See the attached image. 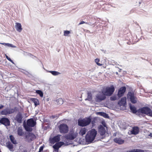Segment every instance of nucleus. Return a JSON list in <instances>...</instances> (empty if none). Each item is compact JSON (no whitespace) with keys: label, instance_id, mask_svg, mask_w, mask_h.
<instances>
[{"label":"nucleus","instance_id":"44","mask_svg":"<svg viewBox=\"0 0 152 152\" xmlns=\"http://www.w3.org/2000/svg\"><path fill=\"white\" fill-rule=\"evenodd\" d=\"M84 23H87L86 22H84L83 21H81V22L78 24V25L79 26L80 25H81V24H83Z\"/></svg>","mask_w":152,"mask_h":152},{"label":"nucleus","instance_id":"24","mask_svg":"<svg viewBox=\"0 0 152 152\" xmlns=\"http://www.w3.org/2000/svg\"><path fill=\"white\" fill-rule=\"evenodd\" d=\"M97 114L99 115L103 116L104 117L107 118H109V116L108 114L102 112H97Z\"/></svg>","mask_w":152,"mask_h":152},{"label":"nucleus","instance_id":"33","mask_svg":"<svg viewBox=\"0 0 152 152\" xmlns=\"http://www.w3.org/2000/svg\"><path fill=\"white\" fill-rule=\"evenodd\" d=\"M35 93L39 95L40 97H42L43 96V92L41 90H36Z\"/></svg>","mask_w":152,"mask_h":152},{"label":"nucleus","instance_id":"13","mask_svg":"<svg viewBox=\"0 0 152 152\" xmlns=\"http://www.w3.org/2000/svg\"><path fill=\"white\" fill-rule=\"evenodd\" d=\"M130 132L132 134L137 135L139 132V128L137 126H134L132 127Z\"/></svg>","mask_w":152,"mask_h":152},{"label":"nucleus","instance_id":"52","mask_svg":"<svg viewBox=\"0 0 152 152\" xmlns=\"http://www.w3.org/2000/svg\"><path fill=\"white\" fill-rule=\"evenodd\" d=\"M149 135L151 137H152V133H151Z\"/></svg>","mask_w":152,"mask_h":152},{"label":"nucleus","instance_id":"41","mask_svg":"<svg viewBox=\"0 0 152 152\" xmlns=\"http://www.w3.org/2000/svg\"><path fill=\"white\" fill-rule=\"evenodd\" d=\"M44 147V145H43L41 146L39 148L38 152H43Z\"/></svg>","mask_w":152,"mask_h":152},{"label":"nucleus","instance_id":"20","mask_svg":"<svg viewBox=\"0 0 152 152\" xmlns=\"http://www.w3.org/2000/svg\"><path fill=\"white\" fill-rule=\"evenodd\" d=\"M16 24L15 26L16 29L18 32H21L22 29L21 24L19 23H16Z\"/></svg>","mask_w":152,"mask_h":152},{"label":"nucleus","instance_id":"53","mask_svg":"<svg viewBox=\"0 0 152 152\" xmlns=\"http://www.w3.org/2000/svg\"><path fill=\"white\" fill-rule=\"evenodd\" d=\"M22 152H27V150L26 149L24 150Z\"/></svg>","mask_w":152,"mask_h":152},{"label":"nucleus","instance_id":"42","mask_svg":"<svg viewBox=\"0 0 152 152\" xmlns=\"http://www.w3.org/2000/svg\"><path fill=\"white\" fill-rule=\"evenodd\" d=\"M70 33V32L67 30L65 31H64V35L65 36H67Z\"/></svg>","mask_w":152,"mask_h":152},{"label":"nucleus","instance_id":"58","mask_svg":"<svg viewBox=\"0 0 152 152\" xmlns=\"http://www.w3.org/2000/svg\"><path fill=\"white\" fill-rule=\"evenodd\" d=\"M0 152H1V151L0 150Z\"/></svg>","mask_w":152,"mask_h":152},{"label":"nucleus","instance_id":"49","mask_svg":"<svg viewBox=\"0 0 152 152\" xmlns=\"http://www.w3.org/2000/svg\"><path fill=\"white\" fill-rule=\"evenodd\" d=\"M4 107V106L3 105L1 104L0 106V109H1L2 108H3Z\"/></svg>","mask_w":152,"mask_h":152},{"label":"nucleus","instance_id":"48","mask_svg":"<svg viewBox=\"0 0 152 152\" xmlns=\"http://www.w3.org/2000/svg\"><path fill=\"white\" fill-rule=\"evenodd\" d=\"M87 24H88V25H90V26H92L93 25V24L91 22H90V23H87Z\"/></svg>","mask_w":152,"mask_h":152},{"label":"nucleus","instance_id":"55","mask_svg":"<svg viewBox=\"0 0 152 152\" xmlns=\"http://www.w3.org/2000/svg\"><path fill=\"white\" fill-rule=\"evenodd\" d=\"M116 74H118V72H116Z\"/></svg>","mask_w":152,"mask_h":152},{"label":"nucleus","instance_id":"22","mask_svg":"<svg viewBox=\"0 0 152 152\" xmlns=\"http://www.w3.org/2000/svg\"><path fill=\"white\" fill-rule=\"evenodd\" d=\"M87 98L85 99L86 101L88 100L89 101H91L93 99L92 94L90 92H88L87 93Z\"/></svg>","mask_w":152,"mask_h":152},{"label":"nucleus","instance_id":"35","mask_svg":"<svg viewBox=\"0 0 152 152\" xmlns=\"http://www.w3.org/2000/svg\"><path fill=\"white\" fill-rule=\"evenodd\" d=\"M99 59L97 58L95 59V61L96 64L98 66H101L102 64L99 63Z\"/></svg>","mask_w":152,"mask_h":152},{"label":"nucleus","instance_id":"12","mask_svg":"<svg viewBox=\"0 0 152 152\" xmlns=\"http://www.w3.org/2000/svg\"><path fill=\"white\" fill-rule=\"evenodd\" d=\"M26 124L27 125L34 127L36 125V122L33 118H31L27 120Z\"/></svg>","mask_w":152,"mask_h":152},{"label":"nucleus","instance_id":"4","mask_svg":"<svg viewBox=\"0 0 152 152\" xmlns=\"http://www.w3.org/2000/svg\"><path fill=\"white\" fill-rule=\"evenodd\" d=\"M139 113L145 114L149 116L152 117V111L149 107H144L138 109Z\"/></svg>","mask_w":152,"mask_h":152},{"label":"nucleus","instance_id":"56","mask_svg":"<svg viewBox=\"0 0 152 152\" xmlns=\"http://www.w3.org/2000/svg\"><path fill=\"white\" fill-rule=\"evenodd\" d=\"M102 124L104 125V126H104V125L103 124V123H102Z\"/></svg>","mask_w":152,"mask_h":152},{"label":"nucleus","instance_id":"30","mask_svg":"<svg viewBox=\"0 0 152 152\" xmlns=\"http://www.w3.org/2000/svg\"><path fill=\"white\" fill-rule=\"evenodd\" d=\"M17 133L20 136H22L24 134L22 129L20 127H19L18 129Z\"/></svg>","mask_w":152,"mask_h":152},{"label":"nucleus","instance_id":"38","mask_svg":"<svg viewBox=\"0 0 152 152\" xmlns=\"http://www.w3.org/2000/svg\"><path fill=\"white\" fill-rule=\"evenodd\" d=\"M59 117L58 115L57 114L56 115H53L50 117V118L52 119H57Z\"/></svg>","mask_w":152,"mask_h":152},{"label":"nucleus","instance_id":"27","mask_svg":"<svg viewBox=\"0 0 152 152\" xmlns=\"http://www.w3.org/2000/svg\"><path fill=\"white\" fill-rule=\"evenodd\" d=\"M87 130V129L85 128H82L80 129L79 134L81 136H83L86 133Z\"/></svg>","mask_w":152,"mask_h":152},{"label":"nucleus","instance_id":"10","mask_svg":"<svg viewBox=\"0 0 152 152\" xmlns=\"http://www.w3.org/2000/svg\"><path fill=\"white\" fill-rule=\"evenodd\" d=\"M126 90V88L125 86H123L120 88L118 90L117 96L118 98H120L124 95L125 92Z\"/></svg>","mask_w":152,"mask_h":152},{"label":"nucleus","instance_id":"57","mask_svg":"<svg viewBox=\"0 0 152 152\" xmlns=\"http://www.w3.org/2000/svg\"><path fill=\"white\" fill-rule=\"evenodd\" d=\"M26 115H27V114L26 113L25 114Z\"/></svg>","mask_w":152,"mask_h":152},{"label":"nucleus","instance_id":"2","mask_svg":"<svg viewBox=\"0 0 152 152\" xmlns=\"http://www.w3.org/2000/svg\"><path fill=\"white\" fill-rule=\"evenodd\" d=\"M97 134V132L94 129L88 132L85 136L86 142L89 144L92 143L95 139Z\"/></svg>","mask_w":152,"mask_h":152},{"label":"nucleus","instance_id":"28","mask_svg":"<svg viewBox=\"0 0 152 152\" xmlns=\"http://www.w3.org/2000/svg\"><path fill=\"white\" fill-rule=\"evenodd\" d=\"M0 113L1 115H9L8 113V108H6L1 112Z\"/></svg>","mask_w":152,"mask_h":152},{"label":"nucleus","instance_id":"9","mask_svg":"<svg viewBox=\"0 0 152 152\" xmlns=\"http://www.w3.org/2000/svg\"><path fill=\"white\" fill-rule=\"evenodd\" d=\"M0 123L5 126H9L10 122L9 119L6 117H3L0 119Z\"/></svg>","mask_w":152,"mask_h":152},{"label":"nucleus","instance_id":"23","mask_svg":"<svg viewBox=\"0 0 152 152\" xmlns=\"http://www.w3.org/2000/svg\"><path fill=\"white\" fill-rule=\"evenodd\" d=\"M148 151L144 150L142 149H133L128 150L126 151V152H147Z\"/></svg>","mask_w":152,"mask_h":152},{"label":"nucleus","instance_id":"8","mask_svg":"<svg viewBox=\"0 0 152 152\" xmlns=\"http://www.w3.org/2000/svg\"><path fill=\"white\" fill-rule=\"evenodd\" d=\"M23 116L22 114L20 112H18L15 117L14 120L18 123H22L23 121Z\"/></svg>","mask_w":152,"mask_h":152},{"label":"nucleus","instance_id":"7","mask_svg":"<svg viewBox=\"0 0 152 152\" xmlns=\"http://www.w3.org/2000/svg\"><path fill=\"white\" fill-rule=\"evenodd\" d=\"M58 128L60 132L61 133H66L69 130L68 126L64 124H60L58 126Z\"/></svg>","mask_w":152,"mask_h":152},{"label":"nucleus","instance_id":"43","mask_svg":"<svg viewBox=\"0 0 152 152\" xmlns=\"http://www.w3.org/2000/svg\"><path fill=\"white\" fill-rule=\"evenodd\" d=\"M3 45H6L7 46H8L9 47H11V44H10V43H1Z\"/></svg>","mask_w":152,"mask_h":152},{"label":"nucleus","instance_id":"45","mask_svg":"<svg viewBox=\"0 0 152 152\" xmlns=\"http://www.w3.org/2000/svg\"><path fill=\"white\" fill-rule=\"evenodd\" d=\"M13 110H14L15 112H16L18 111V108L16 107H15L14 108H13Z\"/></svg>","mask_w":152,"mask_h":152},{"label":"nucleus","instance_id":"16","mask_svg":"<svg viewBox=\"0 0 152 152\" xmlns=\"http://www.w3.org/2000/svg\"><path fill=\"white\" fill-rule=\"evenodd\" d=\"M76 135L74 133L69 134L66 137V139L67 140H72L76 137Z\"/></svg>","mask_w":152,"mask_h":152},{"label":"nucleus","instance_id":"3","mask_svg":"<svg viewBox=\"0 0 152 152\" xmlns=\"http://www.w3.org/2000/svg\"><path fill=\"white\" fill-rule=\"evenodd\" d=\"M91 118L90 116L83 119L79 118L78 120V125L82 127L86 126L91 122Z\"/></svg>","mask_w":152,"mask_h":152},{"label":"nucleus","instance_id":"5","mask_svg":"<svg viewBox=\"0 0 152 152\" xmlns=\"http://www.w3.org/2000/svg\"><path fill=\"white\" fill-rule=\"evenodd\" d=\"M127 98L129 99L131 102L133 104H135L137 102V98L134 95V92L129 91L127 95Z\"/></svg>","mask_w":152,"mask_h":152},{"label":"nucleus","instance_id":"40","mask_svg":"<svg viewBox=\"0 0 152 152\" xmlns=\"http://www.w3.org/2000/svg\"><path fill=\"white\" fill-rule=\"evenodd\" d=\"M116 97L115 96H112L110 97V100L111 101H115L116 100Z\"/></svg>","mask_w":152,"mask_h":152},{"label":"nucleus","instance_id":"54","mask_svg":"<svg viewBox=\"0 0 152 152\" xmlns=\"http://www.w3.org/2000/svg\"><path fill=\"white\" fill-rule=\"evenodd\" d=\"M101 50L102 51H104V50Z\"/></svg>","mask_w":152,"mask_h":152},{"label":"nucleus","instance_id":"1","mask_svg":"<svg viewBox=\"0 0 152 152\" xmlns=\"http://www.w3.org/2000/svg\"><path fill=\"white\" fill-rule=\"evenodd\" d=\"M115 90V88L113 85L103 88L101 91V94H97L96 95L95 101L97 103L100 102L106 99V96H111Z\"/></svg>","mask_w":152,"mask_h":152},{"label":"nucleus","instance_id":"37","mask_svg":"<svg viewBox=\"0 0 152 152\" xmlns=\"http://www.w3.org/2000/svg\"><path fill=\"white\" fill-rule=\"evenodd\" d=\"M14 112V110H13V108L8 109V113L9 115L13 113Z\"/></svg>","mask_w":152,"mask_h":152},{"label":"nucleus","instance_id":"34","mask_svg":"<svg viewBox=\"0 0 152 152\" xmlns=\"http://www.w3.org/2000/svg\"><path fill=\"white\" fill-rule=\"evenodd\" d=\"M56 102L58 105H60L63 104V100L62 98H59L56 100Z\"/></svg>","mask_w":152,"mask_h":152},{"label":"nucleus","instance_id":"17","mask_svg":"<svg viewBox=\"0 0 152 152\" xmlns=\"http://www.w3.org/2000/svg\"><path fill=\"white\" fill-rule=\"evenodd\" d=\"M118 104L120 106L125 107L126 104V98H122L118 102Z\"/></svg>","mask_w":152,"mask_h":152},{"label":"nucleus","instance_id":"14","mask_svg":"<svg viewBox=\"0 0 152 152\" xmlns=\"http://www.w3.org/2000/svg\"><path fill=\"white\" fill-rule=\"evenodd\" d=\"M28 136L30 137V140L28 141L29 142L32 141L36 138V135L32 132H29L28 135H26L25 136L26 138H27Z\"/></svg>","mask_w":152,"mask_h":152},{"label":"nucleus","instance_id":"26","mask_svg":"<svg viewBox=\"0 0 152 152\" xmlns=\"http://www.w3.org/2000/svg\"><path fill=\"white\" fill-rule=\"evenodd\" d=\"M23 127L26 131L31 132L32 131V128H31L32 127L27 125V124L26 125L24 124Z\"/></svg>","mask_w":152,"mask_h":152},{"label":"nucleus","instance_id":"36","mask_svg":"<svg viewBox=\"0 0 152 152\" xmlns=\"http://www.w3.org/2000/svg\"><path fill=\"white\" fill-rule=\"evenodd\" d=\"M57 145L60 148L61 147L62 145H63L64 143L63 142L60 141L58 143H56Z\"/></svg>","mask_w":152,"mask_h":152},{"label":"nucleus","instance_id":"31","mask_svg":"<svg viewBox=\"0 0 152 152\" xmlns=\"http://www.w3.org/2000/svg\"><path fill=\"white\" fill-rule=\"evenodd\" d=\"M48 72L51 73L54 76H57L60 74V72L55 71H49Z\"/></svg>","mask_w":152,"mask_h":152},{"label":"nucleus","instance_id":"6","mask_svg":"<svg viewBox=\"0 0 152 152\" xmlns=\"http://www.w3.org/2000/svg\"><path fill=\"white\" fill-rule=\"evenodd\" d=\"M127 98L129 99L131 102L133 104H135L137 102V98L134 95V92L129 91L127 95Z\"/></svg>","mask_w":152,"mask_h":152},{"label":"nucleus","instance_id":"29","mask_svg":"<svg viewBox=\"0 0 152 152\" xmlns=\"http://www.w3.org/2000/svg\"><path fill=\"white\" fill-rule=\"evenodd\" d=\"M10 140L13 144H16L17 143L16 140H15V138L12 135H10Z\"/></svg>","mask_w":152,"mask_h":152},{"label":"nucleus","instance_id":"11","mask_svg":"<svg viewBox=\"0 0 152 152\" xmlns=\"http://www.w3.org/2000/svg\"><path fill=\"white\" fill-rule=\"evenodd\" d=\"M60 135L58 134L52 138H50L49 139L50 142L52 144H54L56 142H59L60 140Z\"/></svg>","mask_w":152,"mask_h":152},{"label":"nucleus","instance_id":"51","mask_svg":"<svg viewBox=\"0 0 152 152\" xmlns=\"http://www.w3.org/2000/svg\"><path fill=\"white\" fill-rule=\"evenodd\" d=\"M11 47H12V48H15L16 46L13 45L11 44Z\"/></svg>","mask_w":152,"mask_h":152},{"label":"nucleus","instance_id":"47","mask_svg":"<svg viewBox=\"0 0 152 152\" xmlns=\"http://www.w3.org/2000/svg\"><path fill=\"white\" fill-rule=\"evenodd\" d=\"M91 123L93 126H94L95 123V121L94 120H93L92 121H91Z\"/></svg>","mask_w":152,"mask_h":152},{"label":"nucleus","instance_id":"19","mask_svg":"<svg viewBox=\"0 0 152 152\" xmlns=\"http://www.w3.org/2000/svg\"><path fill=\"white\" fill-rule=\"evenodd\" d=\"M129 108L131 112L134 114L136 113L137 112L139 113L138 110H137V108L134 105H132L131 103L129 104Z\"/></svg>","mask_w":152,"mask_h":152},{"label":"nucleus","instance_id":"39","mask_svg":"<svg viewBox=\"0 0 152 152\" xmlns=\"http://www.w3.org/2000/svg\"><path fill=\"white\" fill-rule=\"evenodd\" d=\"M6 57L8 60L11 62L12 64H15L14 63L13 61L11 59L10 57H9L8 56H7L6 55Z\"/></svg>","mask_w":152,"mask_h":152},{"label":"nucleus","instance_id":"18","mask_svg":"<svg viewBox=\"0 0 152 152\" xmlns=\"http://www.w3.org/2000/svg\"><path fill=\"white\" fill-rule=\"evenodd\" d=\"M113 141L119 145L122 144L124 142V140L120 137L114 138L113 139Z\"/></svg>","mask_w":152,"mask_h":152},{"label":"nucleus","instance_id":"46","mask_svg":"<svg viewBox=\"0 0 152 152\" xmlns=\"http://www.w3.org/2000/svg\"><path fill=\"white\" fill-rule=\"evenodd\" d=\"M24 74L26 75H30V74L29 73V72H27L26 71H25L24 72H23Z\"/></svg>","mask_w":152,"mask_h":152},{"label":"nucleus","instance_id":"21","mask_svg":"<svg viewBox=\"0 0 152 152\" xmlns=\"http://www.w3.org/2000/svg\"><path fill=\"white\" fill-rule=\"evenodd\" d=\"M31 101L34 103L35 107H37L39 104V101L37 98H31L30 99Z\"/></svg>","mask_w":152,"mask_h":152},{"label":"nucleus","instance_id":"32","mask_svg":"<svg viewBox=\"0 0 152 152\" xmlns=\"http://www.w3.org/2000/svg\"><path fill=\"white\" fill-rule=\"evenodd\" d=\"M53 147L54 149V151L55 152H58L59 148H60V147L57 145L56 143L53 146Z\"/></svg>","mask_w":152,"mask_h":152},{"label":"nucleus","instance_id":"59","mask_svg":"<svg viewBox=\"0 0 152 152\" xmlns=\"http://www.w3.org/2000/svg\"><path fill=\"white\" fill-rule=\"evenodd\" d=\"M53 152H55L54 151H53Z\"/></svg>","mask_w":152,"mask_h":152},{"label":"nucleus","instance_id":"50","mask_svg":"<svg viewBox=\"0 0 152 152\" xmlns=\"http://www.w3.org/2000/svg\"><path fill=\"white\" fill-rule=\"evenodd\" d=\"M86 32L88 33H91L90 32V31L88 30H86Z\"/></svg>","mask_w":152,"mask_h":152},{"label":"nucleus","instance_id":"25","mask_svg":"<svg viewBox=\"0 0 152 152\" xmlns=\"http://www.w3.org/2000/svg\"><path fill=\"white\" fill-rule=\"evenodd\" d=\"M7 147L9 149L10 151H13V145L10 142H8L7 143Z\"/></svg>","mask_w":152,"mask_h":152},{"label":"nucleus","instance_id":"15","mask_svg":"<svg viewBox=\"0 0 152 152\" xmlns=\"http://www.w3.org/2000/svg\"><path fill=\"white\" fill-rule=\"evenodd\" d=\"M99 132L101 136H103L105 133V130L104 127L100 125L99 127Z\"/></svg>","mask_w":152,"mask_h":152}]
</instances>
